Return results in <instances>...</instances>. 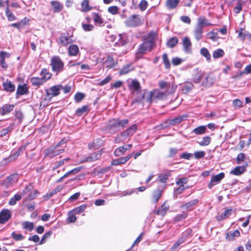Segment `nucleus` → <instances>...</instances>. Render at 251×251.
<instances>
[{
  "label": "nucleus",
  "instance_id": "nucleus-54",
  "mask_svg": "<svg viewBox=\"0 0 251 251\" xmlns=\"http://www.w3.org/2000/svg\"><path fill=\"white\" fill-rule=\"evenodd\" d=\"M86 208V205L83 204L82 205L79 207H76L73 210V212L75 214H78L81 212H83L84 211V210Z\"/></svg>",
  "mask_w": 251,
  "mask_h": 251
},
{
  "label": "nucleus",
  "instance_id": "nucleus-6",
  "mask_svg": "<svg viewBox=\"0 0 251 251\" xmlns=\"http://www.w3.org/2000/svg\"><path fill=\"white\" fill-rule=\"evenodd\" d=\"M62 89H63L62 85H55L47 90L46 94L49 98H51L53 97L58 96L60 93L59 91Z\"/></svg>",
  "mask_w": 251,
  "mask_h": 251
},
{
  "label": "nucleus",
  "instance_id": "nucleus-41",
  "mask_svg": "<svg viewBox=\"0 0 251 251\" xmlns=\"http://www.w3.org/2000/svg\"><path fill=\"white\" fill-rule=\"evenodd\" d=\"M131 65H126L124 66L119 71L120 75H123L128 73L132 69Z\"/></svg>",
  "mask_w": 251,
  "mask_h": 251
},
{
  "label": "nucleus",
  "instance_id": "nucleus-25",
  "mask_svg": "<svg viewBox=\"0 0 251 251\" xmlns=\"http://www.w3.org/2000/svg\"><path fill=\"white\" fill-rule=\"evenodd\" d=\"M169 208V205L166 202H164L161 207H160L157 211V214L164 216Z\"/></svg>",
  "mask_w": 251,
  "mask_h": 251
},
{
  "label": "nucleus",
  "instance_id": "nucleus-55",
  "mask_svg": "<svg viewBox=\"0 0 251 251\" xmlns=\"http://www.w3.org/2000/svg\"><path fill=\"white\" fill-rule=\"evenodd\" d=\"M52 234V232L50 231H49L47 232H46L42 237L41 240L40 242V244H43L45 243L46 240L50 237L51 235Z\"/></svg>",
  "mask_w": 251,
  "mask_h": 251
},
{
  "label": "nucleus",
  "instance_id": "nucleus-46",
  "mask_svg": "<svg viewBox=\"0 0 251 251\" xmlns=\"http://www.w3.org/2000/svg\"><path fill=\"white\" fill-rule=\"evenodd\" d=\"M162 191L160 190H156L153 192L152 195V199L155 202H157L162 196Z\"/></svg>",
  "mask_w": 251,
  "mask_h": 251
},
{
  "label": "nucleus",
  "instance_id": "nucleus-27",
  "mask_svg": "<svg viewBox=\"0 0 251 251\" xmlns=\"http://www.w3.org/2000/svg\"><path fill=\"white\" fill-rule=\"evenodd\" d=\"M153 96L154 98L163 100L166 98L167 94L166 92H161L158 90H155L153 91Z\"/></svg>",
  "mask_w": 251,
  "mask_h": 251
},
{
  "label": "nucleus",
  "instance_id": "nucleus-4",
  "mask_svg": "<svg viewBox=\"0 0 251 251\" xmlns=\"http://www.w3.org/2000/svg\"><path fill=\"white\" fill-rule=\"evenodd\" d=\"M50 65L53 72L58 73L63 71L64 63L57 56H53L50 60Z\"/></svg>",
  "mask_w": 251,
  "mask_h": 251
},
{
  "label": "nucleus",
  "instance_id": "nucleus-44",
  "mask_svg": "<svg viewBox=\"0 0 251 251\" xmlns=\"http://www.w3.org/2000/svg\"><path fill=\"white\" fill-rule=\"evenodd\" d=\"M206 128L204 126H200L195 128L193 130V132L198 135L202 134L205 132Z\"/></svg>",
  "mask_w": 251,
  "mask_h": 251
},
{
  "label": "nucleus",
  "instance_id": "nucleus-34",
  "mask_svg": "<svg viewBox=\"0 0 251 251\" xmlns=\"http://www.w3.org/2000/svg\"><path fill=\"white\" fill-rule=\"evenodd\" d=\"M179 0H167L166 6L169 9L175 8L178 4Z\"/></svg>",
  "mask_w": 251,
  "mask_h": 251
},
{
  "label": "nucleus",
  "instance_id": "nucleus-64",
  "mask_svg": "<svg viewBox=\"0 0 251 251\" xmlns=\"http://www.w3.org/2000/svg\"><path fill=\"white\" fill-rule=\"evenodd\" d=\"M243 74H251V64H250V65H248V66H247L245 67L244 71L241 72L240 75H242Z\"/></svg>",
  "mask_w": 251,
  "mask_h": 251
},
{
  "label": "nucleus",
  "instance_id": "nucleus-7",
  "mask_svg": "<svg viewBox=\"0 0 251 251\" xmlns=\"http://www.w3.org/2000/svg\"><path fill=\"white\" fill-rule=\"evenodd\" d=\"M18 176L17 174H13L7 177L2 182V185L5 188H8L17 182Z\"/></svg>",
  "mask_w": 251,
  "mask_h": 251
},
{
  "label": "nucleus",
  "instance_id": "nucleus-61",
  "mask_svg": "<svg viewBox=\"0 0 251 251\" xmlns=\"http://www.w3.org/2000/svg\"><path fill=\"white\" fill-rule=\"evenodd\" d=\"M148 6V2L146 0H142L139 4V8L141 11H144Z\"/></svg>",
  "mask_w": 251,
  "mask_h": 251
},
{
  "label": "nucleus",
  "instance_id": "nucleus-21",
  "mask_svg": "<svg viewBox=\"0 0 251 251\" xmlns=\"http://www.w3.org/2000/svg\"><path fill=\"white\" fill-rule=\"evenodd\" d=\"M14 106L13 104H5L3 105L0 109V111H1V114L2 115H5L14 109Z\"/></svg>",
  "mask_w": 251,
  "mask_h": 251
},
{
  "label": "nucleus",
  "instance_id": "nucleus-13",
  "mask_svg": "<svg viewBox=\"0 0 251 251\" xmlns=\"http://www.w3.org/2000/svg\"><path fill=\"white\" fill-rule=\"evenodd\" d=\"M11 217L10 211L5 209L0 213V224H2L8 221Z\"/></svg>",
  "mask_w": 251,
  "mask_h": 251
},
{
  "label": "nucleus",
  "instance_id": "nucleus-15",
  "mask_svg": "<svg viewBox=\"0 0 251 251\" xmlns=\"http://www.w3.org/2000/svg\"><path fill=\"white\" fill-rule=\"evenodd\" d=\"M102 154V150L93 153H92L89 156L87 157L84 162H92L100 159Z\"/></svg>",
  "mask_w": 251,
  "mask_h": 251
},
{
  "label": "nucleus",
  "instance_id": "nucleus-12",
  "mask_svg": "<svg viewBox=\"0 0 251 251\" xmlns=\"http://www.w3.org/2000/svg\"><path fill=\"white\" fill-rule=\"evenodd\" d=\"M132 147L131 144L124 145L117 148L114 151V154L116 156H121L125 153L126 151L130 150Z\"/></svg>",
  "mask_w": 251,
  "mask_h": 251
},
{
  "label": "nucleus",
  "instance_id": "nucleus-37",
  "mask_svg": "<svg viewBox=\"0 0 251 251\" xmlns=\"http://www.w3.org/2000/svg\"><path fill=\"white\" fill-rule=\"evenodd\" d=\"M239 36L242 38L243 40L248 39L251 40V33H249L247 31L241 30L239 33Z\"/></svg>",
  "mask_w": 251,
  "mask_h": 251
},
{
  "label": "nucleus",
  "instance_id": "nucleus-2",
  "mask_svg": "<svg viewBox=\"0 0 251 251\" xmlns=\"http://www.w3.org/2000/svg\"><path fill=\"white\" fill-rule=\"evenodd\" d=\"M128 123V120L125 119L120 120L119 119H113L111 120L107 126V129L111 132L119 130L126 126Z\"/></svg>",
  "mask_w": 251,
  "mask_h": 251
},
{
  "label": "nucleus",
  "instance_id": "nucleus-3",
  "mask_svg": "<svg viewBox=\"0 0 251 251\" xmlns=\"http://www.w3.org/2000/svg\"><path fill=\"white\" fill-rule=\"evenodd\" d=\"M64 140L59 142L56 146L54 147H50L44 151L45 156L52 158L64 152V149H57L58 147L60 146L62 144L65 143Z\"/></svg>",
  "mask_w": 251,
  "mask_h": 251
},
{
  "label": "nucleus",
  "instance_id": "nucleus-26",
  "mask_svg": "<svg viewBox=\"0 0 251 251\" xmlns=\"http://www.w3.org/2000/svg\"><path fill=\"white\" fill-rule=\"evenodd\" d=\"M30 80L33 86L37 87H39L44 83V80L41 77H33L30 78Z\"/></svg>",
  "mask_w": 251,
  "mask_h": 251
},
{
  "label": "nucleus",
  "instance_id": "nucleus-52",
  "mask_svg": "<svg viewBox=\"0 0 251 251\" xmlns=\"http://www.w3.org/2000/svg\"><path fill=\"white\" fill-rule=\"evenodd\" d=\"M211 141V138L209 136H206L202 138V141L200 143L201 146H207Z\"/></svg>",
  "mask_w": 251,
  "mask_h": 251
},
{
  "label": "nucleus",
  "instance_id": "nucleus-62",
  "mask_svg": "<svg viewBox=\"0 0 251 251\" xmlns=\"http://www.w3.org/2000/svg\"><path fill=\"white\" fill-rule=\"evenodd\" d=\"M209 35V38L213 41H216L218 39V33L213 31H210L208 33Z\"/></svg>",
  "mask_w": 251,
  "mask_h": 251
},
{
  "label": "nucleus",
  "instance_id": "nucleus-19",
  "mask_svg": "<svg viewBox=\"0 0 251 251\" xmlns=\"http://www.w3.org/2000/svg\"><path fill=\"white\" fill-rule=\"evenodd\" d=\"M73 42L70 37L61 36L58 39V43L63 46H66L69 44Z\"/></svg>",
  "mask_w": 251,
  "mask_h": 251
},
{
  "label": "nucleus",
  "instance_id": "nucleus-5",
  "mask_svg": "<svg viewBox=\"0 0 251 251\" xmlns=\"http://www.w3.org/2000/svg\"><path fill=\"white\" fill-rule=\"evenodd\" d=\"M125 24L128 27H136L142 24L140 15H133L130 16L125 21Z\"/></svg>",
  "mask_w": 251,
  "mask_h": 251
},
{
  "label": "nucleus",
  "instance_id": "nucleus-23",
  "mask_svg": "<svg viewBox=\"0 0 251 251\" xmlns=\"http://www.w3.org/2000/svg\"><path fill=\"white\" fill-rule=\"evenodd\" d=\"M171 176V172L167 171L164 173L160 174L158 175L157 180L159 182L165 183L167 182V180L169 179V177Z\"/></svg>",
  "mask_w": 251,
  "mask_h": 251
},
{
  "label": "nucleus",
  "instance_id": "nucleus-20",
  "mask_svg": "<svg viewBox=\"0 0 251 251\" xmlns=\"http://www.w3.org/2000/svg\"><path fill=\"white\" fill-rule=\"evenodd\" d=\"M198 202L199 200L198 199H194L182 205L181 206V208L183 209L191 210L195 205L198 203Z\"/></svg>",
  "mask_w": 251,
  "mask_h": 251
},
{
  "label": "nucleus",
  "instance_id": "nucleus-43",
  "mask_svg": "<svg viewBox=\"0 0 251 251\" xmlns=\"http://www.w3.org/2000/svg\"><path fill=\"white\" fill-rule=\"evenodd\" d=\"M224 54V51L222 49H219L213 52V57L214 58H218L222 57Z\"/></svg>",
  "mask_w": 251,
  "mask_h": 251
},
{
  "label": "nucleus",
  "instance_id": "nucleus-17",
  "mask_svg": "<svg viewBox=\"0 0 251 251\" xmlns=\"http://www.w3.org/2000/svg\"><path fill=\"white\" fill-rule=\"evenodd\" d=\"M205 75V73L203 72L199 71L198 69L196 70V74L194 75L192 80L195 83L200 82L202 78Z\"/></svg>",
  "mask_w": 251,
  "mask_h": 251
},
{
  "label": "nucleus",
  "instance_id": "nucleus-58",
  "mask_svg": "<svg viewBox=\"0 0 251 251\" xmlns=\"http://www.w3.org/2000/svg\"><path fill=\"white\" fill-rule=\"evenodd\" d=\"M84 95L81 93H77L75 96V100L76 102H79L84 98Z\"/></svg>",
  "mask_w": 251,
  "mask_h": 251
},
{
  "label": "nucleus",
  "instance_id": "nucleus-63",
  "mask_svg": "<svg viewBox=\"0 0 251 251\" xmlns=\"http://www.w3.org/2000/svg\"><path fill=\"white\" fill-rule=\"evenodd\" d=\"M178 152L176 148H170L169 150V157H174Z\"/></svg>",
  "mask_w": 251,
  "mask_h": 251
},
{
  "label": "nucleus",
  "instance_id": "nucleus-48",
  "mask_svg": "<svg viewBox=\"0 0 251 251\" xmlns=\"http://www.w3.org/2000/svg\"><path fill=\"white\" fill-rule=\"evenodd\" d=\"M163 61L166 69H169L171 66V64L168 58V55L166 53H164L163 55Z\"/></svg>",
  "mask_w": 251,
  "mask_h": 251
},
{
  "label": "nucleus",
  "instance_id": "nucleus-1",
  "mask_svg": "<svg viewBox=\"0 0 251 251\" xmlns=\"http://www.w3.org/2000/svg\"><path fill=\"white\" fill-rule=\"evenodd\" d=\"M156 34L154 31H151L143 37L144 42L138 48L137 53H145L146 51L151 50L154 45V40Z\"/></svg>",
  "mask_w": 251,
  "mask_h": 251
},
{
  "label": "nucleus",
  "instance_id": "nucleus-29",
  "mask_svg": "<svg viewBox=\"0 0 251 251\" xmlns=\"http://www.w3.org/2000/svg\"><path fill=\"white\" fill-rule=\"evenodd\" d=\"M89 112V108L87 105H84L81 108H78L76 110L75 114L77 116H81L83 114H86Z\"/></svg>",
  "mask_w": 251,
  "mask_h": 251
},
{
  "label": "nucleus",
  "instance_id": "nucleus-40",
  "mask_svg": "<svg viewBox=\"0 0 251 251\" xmlns=\"http://www.w3.org/2000/svg\"><path fill=\"white\" fill-rule=\"evenodd\" d=\"M178 39L176 37L170 38L167 43V46L171 48H174L178 43Z\"/></svg>",
  "mask_w": 251,
  "mask_h": 251
},
{
  "label": "nucleus",
  "instance_id": "nucleus-31",
  "mask_svg": "<svg viewBox=\"0 0 251 251\" xmlns=\"http://www.w3.org/2000/svg\"><path fill=\"white\" fill-rule=\"evenodd\" d=\"M27 92L28 89L26 87L25 85H19L17 90L16 95H23L27 94Z\"/></svg>",
  "mask_w": 251,
  "mask_h": 251
},
{
  "label": "nucleus",
  "instance_id": "nucleus-45",
  "mask_svg": "<svg viewBox=\"0 0 251 251\" xmlns=\"http://www.w3.org/2000/svg\"><path fill=\"white\" fill-rule=\"evenodd\" d=\"M137 126L134 124L130 126L127 130H126V135L132 136L136 131Z\"/></svg>",
  "mask_w": 251,
  "mask_h": 251
},
{
  "label": "nucleus",
  "instance_id": "nucleus-39",
  "mask_svg": "<svg viewBox=\"0 0 251 251\" xmlns=\"http://www.w3.org/2000/svg\"><path fill=\"white\" fill-rule=\"evenodd\" d=\"M240 235V232L238 229H236L233 232H230L227 234L226 238L229 241L234 240L235 237H239Z\"/></svg>",
  "mask_w": 251,
  "mask_h": 251
},
{
  "label": "nucleus",
  "instance_id": "nucleus-24",
  "mask_svg": "<svg viewBox=\"0 0 251 251\" xmlns=\"http://www.w3.org/2000/svg\"><path fill=\"white\" fill-rule=\"evenodd\" d=\"M2 86L3 87L4 90L9 92H14L15 89V85L13 84L11 81H9L8 80L3 82Z\"/></svg>",
  "mask_w": 251,
  "mask_h": 251
},
{
  "label": "nucleus",
  "instance_id": "nucleus-9",
  "mask_svg": "<svg viewBox=\"0 0 251 251\" xmlns=\"http://www.w3.org/2000/svg\"><path fill=\"white\" fill-rule=\"evenodd\" d=\"M224 176L225 174L223 173H221L216 176H212L211 180L208 184V188L211 189L214 185L219 183Z\"/></svg>",
  "mask_w": 251,
  "mask_h": 251
},
{
  "label": "nucleus",
  "instance_id": "nucleus-42",
  "mask_svg": "<svg viewBox=\"0 0 251 251\" xmlns=\"http://www.w3.org/2000/svg\"><path fill=\"white\" fill-rule=\"evenodd\" d=\"M200 52L201 54L204 56L207 61H210L211 55L207 49L203 48L201 50Z\"/></svg>",
  "mask_w": 251,
  "mask_h": 251
},
{
  "label": "nucleus",
  "instance_id": "nucleus-56",
  "mask_svg": "<svg viewBox=\"0 0 251 251\" xmlns=\"http://www.w3.org/2000/svg\"><path fill=\"white\" fill-rule=\"evenodd\" d=\"M124 82L122 81L119 80L116 82L111 84V88L117 89L121 87L123 85Z\"/></svg>",
  "mask_w": 251,
  "mask_h": 251
},
{
  "label": "nucleus",
  "instance_id": "nucleus-14",
  "mask_svg": "<svg viewBox=\"0 0 251 251\" xmlns=\"http://www.w3.org/2000/svg\"><path fill=\"white\" fill-rule=\"evenodd\" d=\"M233 212L235 213V210H233L232 209H226L223 212L221 213L219 215L217 216V220L219 221L224 220L229 217Z\"/></svg>",
  "mask_w": 251,
  "mask_h": 251
},
{
  "label": "nucleus",
  "instance_id": "nucleus-38",
  "mask_svg": "<svg viewBox=\"0 0 251 251\" xmlns=\"http://www.w3.org/2000/svg\"><path fill=\"white\" fill-rule=\"evenodd\" d=\"M23 228L31 231L34 229V225L33 223L28 221H25L22 223Z\"/></svg>",
  "mask_w": 251,
  "mask_h": 251
},
{
  "label": "nucleus",
  "instance_id": "nucleus-47",
  "mask_svg": "<svg viewBox=\"0 0 251 251\" xmlns=\"http://www.w3.org/2000/svg\"><path fill=\"white\" fill-rule=\"evenodd\" d=\"M124 159H124L123 157H121L118 159H114L112 161L111 164L114 166H117L124 164L126 163Z\"/></svg>",
  "mask_w": 251,
  "mask_h": 251
},
{
  "label": "nucleus",
  "instance_id": "nucleus-8",
  "mask_svg": "<svg viewBox=\"0 0 251 251\" xmlns=\"http://www.w3.org/2000/svg\"><path fill=\"white\" fill-rule=\"evenodd\" d=\"M140 94L141 97L137 98V101H140L142 100L146 101L148 102L151 103V102L152 98H153V92H148L147 91H140Z\"/></svg>",
  "mask_w": 251,
  "mask_h": 251
},
{
  "label": "nucleus",
  "instance_id": "nucleus-11",
  "mask_svg": "<svg viewBox=\"0 0 251 251\" xmlns=\"http://www.w3.org/2000/svg\"><path fill=\"white\" fill-rule=\"evenodd\" d=\"M203 27L201 26V23L197 22V25L194 30V34L196 39L199 41L202 37Z\"/></svg>",
  "mask_w": 251,
  "mask_h": 251
},
{
  "label": "nucleus",
  "instance_id": "nucleus-32",
  "mask_svg": "<svg viewBox=\"0 0 251 251\" xmlns=\"http://www.w3.org/2000/svg\"><path fill=\"white\" fill-rule=\"evenodd\" d=\"M41 75L42 78L43 79L44 83L48 80L50 78L52 75L48 72L45 69H42L41 72Z\"/></svg>",
  "mask_w": 251,
  "mask_h": 251
},
{
  "label": "nucleus",
  "instance_id": "nucleus-35",
  "mask_svg": "<svg viewBox=\"0 0 251 251\" xmlns=\"http://www.w3.org/2000/svg\"><path fill=\"white\" fill-rule=\"evenodd\" d=\"M202 85L204 86H210L213 83V79L208 75H204Z\"/></svg>",
  "mask_w": 251,
  "mask_h": 251
},
{
  "label": "nucleus",
  "instance_id": "nucleus-53",
  "mask_svg": "<svg viewBox=\"0 0 251 251\" xmlns=\"http://www.w3.org/2000/svg\"><path fill=\"white\" fill-rule=\"evenodd\" d=\"M193 84L192 83H186L184 86L183 91L186 93H188L193 89Z\"/></svg>",
  "mask_w": 251,
  "mask_h": 251
},
{
  "label": "nucleus",
  "instance_id": "nucleus-51",
  "mask_svg": "<svg viewBox=\"0 0 251 251\" xmlns=\"http://www.w3.org/2000/svg\"><path fill=\"white\" fill-rule=\"evenodd\" d=\"M200 22L201 23V26L203 28L204 27V26H208L211 25V24L209 23L206 20V19L203 17H200L198 19L197 22L199 23Z\"/></svg>",
  "mask_w": 251,
  "mask_h": 251
},
{
  "label": "nucleus",
  "instance_id": "nucleus-59",
  "mask_svg": "<svg viewBox=\"0 0 251 251\" xmlns=\"http://www.w3.org/2000/svg\"><path fill=\"white\" fill-rule=\"evenodd\" d=\"M118 10H119V8L116 6H110L108 8V12L113 15L117 14L118 13Z\"/></svg>",
  "mask_w": 251,
  "mask_h": 251
},
{
  "label": "nucleus",
  "instance_id": "nucleus-18",
  "mask_svg": "<svg viewBox=\"0 0 251 251\" xmlns=\"http://www.w3.org/2000/svg\"><path fill=\"white\" fill-rule=\"evenodd\" d=\"M187 116L185 115L179 116L175 118L172 120H168L169 126H174L177 124L180 123L182 121L185 120L187 118Z\"/></svg>",
  "mask_w": 251,
  "mask_h": 251
},
{
  "label": "nucleus",
  "instance_id": "nucleus-33",
  "mask_svg": "<svg viewBox=\"0 0 251 251\" xmlns=\"http://www.w3.org/2000/svg\"><path fill=\"white\" fill-rule=\"evenodd\" d=\"M54 12H59L62 9V5L57 1H51L50 2Z\"/></svg>",
  "mask_w": 251,
  "mask_h": 251
},
{
  "label": "nucleus",
  "instance_id": "nucleus-49",
  "mask_svg": "<svg viewBox=\"0 0 251 251\" xmlns=\"http://www.w3.org/2000/svg\"><path fill=\"white\" fill-rule=\"evenodd\" d=\"M5 12H6V15L9 21H12L15 19V16L13 15V14L12 13V12H11L10 11L8 6L7 7V8L6 9Z\"/></svg>",
  "mask_w": 251,
  "mask_h": 251
},
{
  "label": "nucleus",
  "instance_id": "nucleus-10",
  "mask_svg": "<svg viewBox=\"0 0 251 251\" xmlns=\"http://www.w3.org/2000/svg\"><path fill=\"white\" fill-rule=\"evenodd\" d=\"M128 87L132 94H134L135 92H137V93H139L140 85L136 79L131 80L130 82H128Z\"/></svg>",
  "mask_w": 251,
  "mask_h": 251
},
{
  "label": "nucleus",
  "instance_id": "nucleus-28",
  "mask_svg": "<svg viewBox=\"0 0 251 251\" xmlns=\"http://www.w3.org/2000/svg\"><path fill=\"white\" fill-rule=\"evenodd\" d=\"M79 51V49L77 45H71L68 48V53L70 56H75Z\"/></svg>",
  "mask_w": 251,
  "mask_h": 251
},
{
  "label": "nucleus",
  "instance_id": "nucleus-60",
  "mask_svg": "<svg viewBox=\"0 0 251 251\" xmlns=\"http://www.w3.org/2000/svg\"><path fill=\"white\" fill-rule=\"evenodd\" d=\"M11 236L16 241H20L24 239V236L22 234H16L15 232L12 233Z\"/></svg>",
  "mask_w": 251,
  "mask_h": 251
},
{
  "label": "nucleus",
  "instance_id": "nucleus-36",
  "mask_svg": "<svg viewBox=\"0 0 251 251\" xmlns=\"http://www.w3.org/2000/svg\"><path fill=\"white\" fill-rule=\"evenodd\" d=\"M245 171V168L242 166L235 167L233 170L230 171V174L238 176L243 173Z\"/></svg>",
  "mask_w": 251,
  "mask_h": 251
},
{
  "label": "nucleus",
  "instance_id": "nucleus-50",
  "mask_svg": "<svg viewBox=\"0 0 251 251\" xmlns=\"http://www.w3.org/2000/svg\"><path fill=\"white\" fill-rule=\"evenodd\" d=\"M83 11H88L91 9L89 7V1L88 0H84L81 4Z\"/></svg>",
  "mask_w": 251,
  "mask_h": 251
},
{
  "label": "nucleus",
  "instance_id": "nucleus-22",
  "mask_svg": "<svg viewBox=\"0 0 251 251\" xmlns=\"http://www.w3.org/2000/svg\"><path fill=\"white\" fill-rule=\"evenodd\" d=\"M92 18L96 25L102 26L104 25V21L102 18L97 13H93Z\"/></svg>",
  "mask_w": 251,
  "mask_h": 251
},
{
  "label": "nucleus",
  "instance_id": "nucleus-30",
  "mask_svg": "<svg viewBox=\"0 0 251 251\" xmlns=\"http://www.w3.org/2000/svg\"><path fill=\"white\" fill-rule=\"evenodd\" d=\"M187 238V235H183L181 237H180L177 242L175 243L174 245L173 246L172 249L173 250H176L178 248L179 246L181 245L182 243H183L186 240Z\"/></svg>",
  "mask_w": 251,
  "mask_h": 251
},
{
  "label": "nucleus",
  "instance_id": "nucleus-16",
  "mask_svg": "<svg viewBox=\"0 0 251 251\" xmlns=\"http://www.w3.org/2000/svg\"><path fill=\"white\" fill-rule=\"evenodd\" d=\"M182 44L184 51L190 53L191 52L192 44L188 37H185L183 39Z\"/></svg>",
  "mask_w": 251,
  "mask_h": 251
},
{
  "label": "nucleus",
  "instance_id": "nucleus-57",
  "mask_svg": "<svg viewBox=\"0 0 251 251\" xmlns=\"http://www.w3.org/2000/svg\"><path fill=\"white\" fill-rule=\"evenodd\" d=\"M112 79V76L110 75H107L104 79L100 81L99 84L100 86L104 85L108 83Z\"/></svg>",
  "mask_w": 251,
  "mask_h": 251
}]
</instances>
